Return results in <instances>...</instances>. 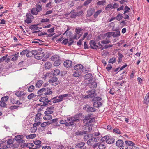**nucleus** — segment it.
<instances>
[{"label": "nucleus", "instance_id": "obj_25", "mask_svg": "<svg viewBox=\"0 0 149 149\" xmlns=\"http://www.w3.org/2000/svg\"><path fill=\"white\" fill-rule=\"evenodd\" d=\"M43 83L42 81L40 80L38 81L36 84L35 86L36 87L39 88L41 86Z\"/></svg>", "mask_w": 149, "mask_h": 149}, {"label": "nucleus", "instance_id": "obj_30", "mask_svg": "<svg viewBox=\"0 0 149 149\" xmlns=\"http://www.w3.org/2000/svg\"><path fill=\"white\" fill-rule=\"evenodd\" d=\"M84 142H81L77 144L75 146V148H79L83 147L85 145Z\"/></svg>", "mask_w": 149, "mask_h": 149}, {"label": "nucleus", "instance_id": "obj_12", "mask_svg": "<svg viewBox=\"0 0 149 149\" xmlns=\"http://www.w3.org/2000/svg\"><path fill=\"white\" fill-rule=\"evenodd\" d=\"M87 141V143L88 145H91L92 142L94 143L98 141L99 139L97 137H91Z\"/></svg>", "mask_w": 149, "mask_h": 149}, {"label": "nucleus", "instance_id": "obj_9", "mask_svg": "<svg viewBox=\"0 0 149 149\" xmlns=\"http://www.w3.org/2000/svg\"><path fill=\"white\" fill-rule=\"evenodd\" d=\"M44 56V53L42 51H40L37 52L35 56V58L37 59H40Z\"/></svg>", "mask_w": 149, "mask_h": 149}, {"label": "nucleus", "instance_id": "obj_40", "mask_svg": "<svg viewBox=\"0 0 149 149\" xmlns=\"http://www.w3.org/2000/svg\"><path fill=\"white\" fill-rule=\"evenodd\" d=\"M89 98H92L96 96V94L95 90L93 91L92 93L88 94Z\"/></svg>", "mask_w": 149, "mask_h": 149}, {"label": "nucleus", "instance_id": "obj_19", "mask_svg": "<svg viewBox=\"0 0 149 149\" xmlns=\"http://www.w3.org/2000/svg\"><path fill=\"white\" fill-rule=\"evenodd\" d=\"M112 35L113 38L120 36V31L118 30L116 32H112Z\"/></svg>", "mask_w": 149, "mask_h": 149}, {"label": "nucleus", "instance_id": "obj_47", "mask_svg": "<svg viewBox=\"0 0 149 149\" xmlns=\"http://www.w3.org/2000/svg\"><path fill=\"white\" fill-rule=\"evenodd\" d=\"M35 88L34 86L32 85L30 86L28 88V91L29 92H32L34 90Z\"/></svg>", "mask_w": 149, "mask_h": 149}, {"label": "nucleus", "instance_id": "obj_64", "mask_svg": "<svg viewBox=\"0 0 149 149\" xmlns=\"http://www.w3.org/2000/svg\"><path fill=\"white\" fill-rule=\"evenodd\" d=\"M30 52L31 53V55H32V56H34L35 57V56L36 54L37 51L36 50H34L31 51Z\"/></svg>", "mask_w": 149, "mask_h": 149}, {"label": "nucleus", "instance_id": "obj_1", "mask_svg": "<svg viewBox=\"0 0 149 149\" xmlns=\"http://www.w3.org/2000/svg\"><path fill=\"white\" fill-rule=\"evenodd\" d=\"M84 69V67L82 65H76L74 67V71L73 72V76L76 77H79L83 72Z\"/></svg>", "mask_w": 149, "mask_h": 149}, {"label": "nucleus", "instance_id": "obj_26", "mask_svg": "<svg viewBox=\"0 0 149 149\" xmlns=\"http://www.w3.org/2000/svg\"><path fill=\"white\" fill-rule=\"evenodd\" d=\"M76 12H75V10L74 9L72 10L70 12L71 15L70 17L71 18H74L76 17Z\"/></svg>", "mask_w": 149, "mask_h": 149}, {"label": "nucleus", "instance_id": "obj_43", "mask_svg": "<svg viewBox=\"0 0 149 149\" xmlns=\"http://www.w3.org/2000/svg\"><path fill=\"white\" fill-rule=\"evenodd\" d=\"M83 29L81 28L77 27L75 29V31L77 34H79L82 31Z\"/></svg>", "mask_w": 149, "mask_h": 149}, {"label": "nucleus", "instance_id": "obj_28", "mask_svg": "<svg viewBox=\"0 0 149 149\" xmlns=\"http://www.w3.org/2000/svg\"><path fill=\"white\" fill-rule=\"evenodd\" d=\"M52 118V116L50 115H45L43 117L44 120H48Z\"/></svg>", "mask_w": 149, "mask_h": 149}, {"label": "nucleus", "instance_id": "obj_13", "mask_svg": "<svg viewBox=\"0 0 149 149\" xmlns=\"http://www.w3.org/2000/svg\"><path fill=\"white\" fill-rule=\"evenodd\" d=\"M97 146H98L99 149H105L106 148L105 145L102 143H97L93 145L94 148Z\"/></svg>", "mask_w": 149, "mask_h": 149}, {"label": "nucleus", "instance_id": "obj_53", "mask_svg": "<svg viewBox=\"0 0 149 149\" xmlns=\"http://www.w3.org/2000/svg\"><path fill=\"white\" fill-rule=\"evenodd\" d=\"M6 104L5 102L1 101H0V106L2 107H5L6 106Z\"/></svg>", "mask_w": 149, "mask_h": 149}, {"label": "nucleus", "instance_id": "obj_4", "mask_svg": "<svg viewBox=\"0 0 149 149\" xmlns=\"http://www.w3.org/2000/svg\"><path fill=\"white\" fill-rule=\"evenodd\" d=\"M102 139L103 141H105L108 144L113 143L115 141V139L113 138L108 136H104L102 138Z\"/></svg>", "mask_w": 149, "mask_h": 149}, {"label": "nucleus", "instance_id": "obj_59", "mask_svg": "<svg viewBox=\"0 0 149 149\" xmlns=\"http://www.w3.org/2000/svg\"><path fill=\"white\" fill-rule=\"evenodd\" d=\"M49 21V19L47 18H45L42 19L41 20L40 22L41 23H44L48 22Z\"/></svg>", "mask_w": 149, "mask_h": 149}, {"label": "nucleus", "instance_id": "obj_5", "mask_svg": "<svg viewBox=\"0 0 149 149\" xmlns=\"http://www.w3.org/2000/svg\"><path fill=\"white\" fill-rule=\"evenodd\" d=\"M94 120V117H92L91 115H88L85 117L83 120V122L84 123L88 124L93 122Z\"/></svg>", "mask_w": 149, "mask_h": 149}, {"label": "nucleus", "instance_id": "obj_17", "mask_svg": "<svg viewBox=\"0 0 149 149\" xmlns=\"http://www.w3.org/2000/svg\"><path fill=\"white\" fill-rule=\"evenodd\" d=\"M90 47L93 49H96L97 47V45H96V43L95 41L93 40H91L90 41Z\"/></svg>", "mask_w": 149, "mask_h": 149}, {"label": "nucleus", "instance_id": "obj_2", "mask_svg": "<svg viewBox=\"0 0 149 149\" xmlns=\"http://www.w3.org/2000/svg\"><path fill=\"white\" fill-rule=\"evenodd\" d=\"M79 120L75 117H69L67 118V120H60V123L65 124L66 126H71L73 123L76 121H79Z\"/></svg>", "mask_w": 149, "mask_h": 149}, {"label": "nucleus", "instance_id": "obj_36", "mask_svg": "<svg viewBox=\"0 0 149 149\" xmlns=\"http://www.w3.org/2000/svg\"><path fill=\"white\" fill-rule=\"evenodd\" d=\"M123 16L121 14H119L116 17V19L118 21H120L122 19Z\"/></svg>", "mask_w": 149, "mask_h": 149}, {"label": "nucleus", "instance_id": "obj_23", "mask_svg": "<svg viewBox=\"0 0 149 149\" xmlns=\"http://www.w3.org/2000/svg\"><path fill=\"white\" fill-rule=\"evenodd\" d=\"M84 78L88 80H91L92 79V75L91 73L86 74L84 76Z\"/></svg>", "mask_w": 149, "mask_h": 149}, {"label": "nucleus", "instance_id": "obj_27", "mask_svg": "<svg viewBox=\"0 0 149 149\" xmlns=\"http://www.w3.org/2000/svg\"><path fill=\"white\" fill-rule=\"evenodd\" d=\"M52 65L50 62H46L45 64V67L46 69H49L51 67Z\"/></svg>", "mask_w": 149, "mask_h": 149}, {"label": "nucleus", "instance_id": "obj_45", "mask_svg": "<svg viewBox=\"0 0 149 149\" xmlns=\"http://www.w3.org/2000/svg\"><path fill=\"white\" fill-rule=\"evenodd\" d=\"M104 37H107L108 38H110L111 36H112V32H109L106 33L104 35Z\"/></svg>", "mask_w": 149, "mask_h": 149}, {"label": "nucleus", "instance_id": "obj_49", "mask_svg": "<svg viewBox=\"0 0 149 149\" xmlns=\"http://www.w3.org/2000/svg\"><path fill=\"white\" fill-rule=\"evenodd\" d=\"M95 109L93 107H89L88 110H86V111L88 112H93L95 111Z\"/></svg>", "mask_w": 149, "mask_h": 149}, {"label": "nucleus", "instance_id": "obj_31", "mask_svg": "<svg viewBox=\"0 0 149 149\" xmlns=\"http://www.w3.org/2000/svg\"><path fill=\"white\" fill-rule=\"evenodd\" d=\"M149 102V96L148 95H146L143 101V103L146 104H148Z\"/></svg>", "mask_w": 149, "mask_h": 149}, {"label": "nucleus", "instance_id": "obj_34", "mask_svg": "<svg viewBox=\"0 0 149 149\" xmlns=\"http://www.w3.org/2000/svg\"><path fill=\"white\" fill-rule=\"evenodd\" d=\"M118 63H121L122 61V58L123 57V55L120 53V52L118 53Z\"/></svg>", "mask_w": 149, "mask_h": 149}, {"label": "nucleus", "instance_id": "obj_61", "mask_svg": "<svg viewBox=\"0 0 149 149\" xmlns=\"http://www.w3.org/2000/svg\"><path fill=\"white\" fill-rule=\"evenodd\" d=\"M75 134L77 135H82L85 134V133H84V131L83 132L78 131L76 132Z\"/></svg>", "mask_w": 149, "mask_h": 149}, {"label": "nucleus", "instance_id": "obj_44", "mask_svg": "<svg viewBox=\"0 0 149 149\" xmlns=\"http://www.w3.org/2000/svg\"><path fill=\"white\" fill-rule=\"evenodd\" d=\"M60 72V71L59 69L55 70L54 72L53 75L54 76H56L59 74Z\"/></svg>", "mask_w": 149, "mask_h": 149}, {"label": "nucleus", "instance_id": "obj_51", "mask_svg": "<svg viewBox=\"0 0 149 149\" xmlns=\"http://www.w3.org/2000/svg\"><path fill=\"white\" fill-rule=\"evenodd\" d=\"M83 14V11L82 10L76 12V17L80 16L81 15H82Z\"/></svg>", "mask_w": 149, "mask_h": 149}, {"label": "nucleus", "instance_id": "obj_50", "mask_svg": "<svg viewBox=\"0 0 149 149\" xmlns=\"http://www.w3.org/2000/svg\"><path fill=\"white\" fill-rule=\"evenodd\" d=\"M36 95L33 93H31L28 96L27 98L29 99L30 100L34 97Z\"/></svg>", "mask_w": 149, "mask_h": 149}, {"label": "nucleus", "instance_id": "obj_56", "mask_svg": "<svg viewBox=\"0 0 149 149\" xmlns=\"http://www.w3.org/2000/svg\"><path fill=\"white\" fill-rule=\"evenodd\" d=\"M46 88H43L39 90L38 92V94L39 95H41L42 94V93L44 91L46 90Z\"/></svg>", "mask_w": 149, "mask_h": 149}, {"label": "nucleus", "instance_id": "obj_18", "mask_svg": "<svg viewBox=\"0 0 149 149\" xmlns=\"http://www.w3.org/2000/svg\"><path fill=\"white\" fill-rule=\"evenodd\" d=\"M29 28L31 30L33 31L41 29V27L39 28L38 27L37 25H32L31 26H30Z\"/></svg>", "mask_w": 149, "mask_h": 149}, {"label": "nucleus", "instance_id": "obj_11", "mask_svg": "<svg viewBox=\"0 0 149 149\" xmlns=\"http://www.w3.org/2000/svg\"><path fill=\"white\" fill-rule=\"evenodd\" d=\"M74 41L71 39H65L62 42V43L66 45L68 43V46H70L73 43Z\"/></svg>", "mask_w": 149, "mask_h": 149}, {"label": "nucleus", "instance_id": "obj_15", "mask_svg": "<svg viewBox=\"0 0 149 149\" xmlns=\"http://www.w3.org/2000/svg\"><path fill=\"white\" fill-rule=\"evenodd\" d=\"M95 10L94 8H91L87 10L86 16L90 17L92 16L93 14L95 12Z\"/></svg>", "mask_w": 149, "mask_h": 149}, {"label": "nucleus", "instance_id": "obj_8", "mask_svg": "<svg viewBox=\"0 0 149 149\" xmlns=\"http://www.w3.org/2000/svg\"><path fill=\"white\" fill-rule=\"evenodd\" d=\"M57 77H52L49 81V82L52 84L53 86H55L59 84V81H57Z\"/></svg>", "mask_w": 149, "mask_h": 149}, {"label": "nucleus", "instance_id": "obj_39", "mask_svg": "<svg viewBox=\"0 0 149 149\" xmlns=\"http://www.w3.org/2000/svg\"><path fill=\"white\" fill-rule=\"evenodd\" d=\"M116 61V58L115 57H112V58H110L109 60V63H111L112 64H113L114 63H115Z\"/></svg>", "mask_w": 149, "mask_h": 149}, {"label": "nucleus", "instance_id": "obj_29", "mask_svg": "<svg viewBox=\"0 0 149 149\" xmlns=\"http://www.w3.org/2000/svg\"><path fill=\"white\" fill-rule=\"evenodd\" d=\"M61 63V60L60 58H59L57 60L54 61L53 65L55 66H58L60 65Z\"/></svg>", "mask_w": 149, "mask_h": 149}, {"label": "nucleus", "instance_id": "obj_20", "mask_svg": "<svg viewBox=\"0 0 149 149\" xmlns=\"http://www.w3.org/2000/svg\"><path fill=\"white\" fill-rule=\"evenodd\" d=\"M97 85V84L95 82H91L89 84L90 88H93V89L96 88Z\"/></svg>", "mask_w": 149, "mask_h": 149}, {"label": "nucleus", "instance_id": "obj_41", "mask_svg": "<svg viewBox=\"0 0 149 149\" xmlns=\"http://www.w3.org/2000/svg\"><path fill=\"white\" fill-rule=\"evenodd\" d=\"M113 132L118 134H122L120 130L117 128H115L113 130Z\"/></svg>", "mask_w": 149, "mask_h": 149}, {"label": "nucleus", "instance_id": "obj_38", "mask_svg": "<svg viewBox=\"0 0 149 149\" xmlns=\"http://www.w3.org/2000/svg\"><path fill=\"white\" fill-rule=\"evenodd\" d=\"M51 102V100H48L46 101L43 102L42 106H45L49 104V105H51L52 104H51L50 102Z\"/></svg>", "mask_w": 149, "mask_h": 149}, {"label": "nucleus", "instance_id": "obj_60", "mask_svg": "<svg viewBox=\"0 0 149 149\" xmlns=\"http://www.w3.org/2000/svg\"><path fill=\"white\" fill-rule=\"evenodd\" d=\"M106 2L105 0H102L98 2L97 3V4L99 5H103Z\"/></svg>", "mask_w": 149, "mask_h": 149}, {"label": "nucleus", "instance_id": "obj_63", "mask_svg": "<svg viewBox=\"0 0 149 149\" xmlns=\"http://www.w3.org/2000/svg\"><path fill=\"white\" fill-rule=\"evenodd\" d=\"M33 143L36 145H41V142L40 140H36L33 142Z\"/></svg>", "mask_w": 149, "mask_h": 149}, {"label": "nucleus", "instance_id": "obj_32", "mask_svg": "<svg viewBox=\"0 0 149 149\" xmlns=\"http://www.w3.org/2000/svg\"><path fill=\"white\" fill-rule=\"evenodd\" d=\"M101 43L103 45H106L111 42L110 39H106L101 41Z\"/></svg>", "mask_w": 149, "mask_h": 149}, {"label": "nucleus", "instance_id": "obj_16", "mask_svg": "<svg viewBox=\"0 0 149 149\" xmlns=\"http://www.w3.org/2000/svg\"><path fill=\"white\" fill-rule=\"evenodd\" d=\"M116 146H117L121 147L122 149L124 148L123 145L124 142L122 140L120 139L118 140L116 142Z\"/></svg>", "mask_w": 149, "mask_h": 149}, {"label": "nucleus", "instance_id": "obj_22", "mask_svg": "<svg viewBox=\"0 0 149 149\" xmlns=\"http://www.w3.org/2000/svg\"><path fill=\"white\" fill-rule=\"evenodd\" d=\"M102 103L100 102H95L93 103V106L95 107L98 108L102 106Z\"/></svg>", "mask_w": 149, "mask_h": 149}, {"label": "nucleus", "instance_id": "obj_6", "mask_svg": "<svg viewBox=\"0 0 149 149\" xmlns=\"http://www.w3.org/2000/svg\"><path fill=\"white\" fill-rule=\"evenodd\" d=\"M26 19L25 20V22L27 24L31 23L32 22V20L34 18L33 16L30 13L26 14Z\"/></svg>", "mask_w": 149, "mask_h": 149}, {"label": "nucleus", "instance_id": "obj_35", "mask_svg": "<svg viewBox=\"0 0 149 149\" xmlns=\"http://www.w3.org/2000/svg\"><path fill=\"white\" fill-rule=\"evenodd\" d=\"M125 144L129 146H134V143L132 142L129 141H125Z\"/></svg>", "mask_w": 149, "mask_h": 149}, {"label": "nucleus", "instance_id": "obj_55", "mask_svg": "<svg viewBox=\"0 0 149 149\" xmlns=\"http://www.w3.org/2000/svg\"><path fill=\"white\" fill-rule=\"evenodd\" d=\"M8 98L9 97L8 96H5L1 98V100L5 102L8 100Z\"/></svg>", "mask_w": 149, "mask_h": 149}, {"label": "nucleus", "instance_id": "obj_62", "mask_svg": "<svg viewBox=\"0 0 149 149\" xmlns=\"http://www.w3.org/2000/svg\"><path fill=\"white\" fill-rule=\"evenodd\" d=\"M47 100L48 98L47 97H41V99H40L39 101L40 102H43Z\"/></svg>", "mask_w": 149, "mask_h": 149}, {"label": "nucleus", "instance_id": "obj_24", "mask_svg": "<svg viewBox=\"0 0 149 149\" xmlns=\"http://www.w3.org/2000/svg\"><path fill=\"white\" fill-rule=\"evenodd\" d=\"M59 58H60V57L59 55H55L52 56L51 58V59L53 61H55Z\"/></svg>", "mask_w": 149, "mask_h": 149}, {"label": "nucleus", "instance_id": "obj_3", "mask_svg": "<svg viewBox=\"0 0 149 149\" xmlns=\"http://www.w3.org/2000/svg\"><path fill=\"white\" fill-rule=\"evenodd\" d=\"M42 6L40 4H36L35 8H33L31 10V13L34 15H36L38 13L41 11L42 10Z\"/></svg>", "mask_w": 149, "mask_h": 149}, {"label": "nucleus", "instance_id": "obj_52", "mask_svg": "<svg viewBox=\"0 0 149 149\" xmlns=\"http://www.w3.org/2000/svg\"><path fill=\"white\" fill-rule=\"evenodd\" d=\"M37 128L36 126H33V127L31 129V132L32 133L35 132L37 130Z\"/></svg>", "mask_w": 149, "mask_h": 149}, {"label": "nucleus", "instance_id": "obj_21", "mask_svg": "<svg viewBox=\"0 0 149 149\" xmlns=\"http://www.w3.org/2000/svg\"><path fill=\"white\" fill-rule=\"evenodd\" d=\"M23 136L22 135H18L15 136L14 138L15 140H20L22 142H24V140L22 139L23 138Z\"/></svg>", "mask_w": 149, "mask_h": 149}, {"label": "nucleus", "instance_id": "obj_14", "mask_svg": "<svg viewBox=\"0 0 149 149\" xmlns=\"http://www.w3.org/2000/svg\"><path fill=\"white\" fill-rule=\"evenodd\" d=\"M72 62L70 60H67L64 61L63 63L64 66L66 67H70L72 65Z\"/></svg>", "mask_w": 149, "mask_h": 149}, {"label": "nucleus", "instance_id": "obj_37", "mask_svg": "<svg viewBox=\"0 0 149 149\" xmlns=\"http://www.w3.org/2000/svg\"><path fill=\"white\" fill-rule=\"evenodd\" d=\"M24 94L23 91H20L17 92L15 93V95L16 96L18 97H21V96L23 95Z\"/></svg>", "mask_w": 149, "mask_h": 149}, {"label": "nucleus", "instance_id": "obj_7", "mask_svg": "<svg viewBox=\"0 0 149 149\" xmlns=\"http://www.w3.org/2000/svg\"><path fill=\"white\" fill-rule=\"evenodd\" d=\"M14 140L13 139H8L7 142V144L6 145L3 146V149H7L13 146V143Z\"/></svg>", "mask_w": 149, "mask_h": 149}, {"label": "nucleus", "instance_id": "obj_54", "mask_svg": "<svg viewBox=\"0 0 149 149\" xmlns=\"http://www.w3.org/2000/svg\"><path fill=\"white\" fill-rule=\"evenodd\" d=\"M56 97H55L54 98H53L51 100H54L53 101V103L58 102H60L58 99H55L56 98Z\"/></svg>", "mask_w": 149, "mask_h": 149}, {"label": "nucleus", "instance_id": "obj_10", "mask_svg": "<svg viewBox=\"0 0 149 149\" xmlns=\"http://www.w3.org/2000/svg\"><path fill=\"white\" fill-rule=\"evenodd\" d=\"M92 130V128L91 125H84L83 127V131L85 134L87 133V132H90Z\"/></svg>", "mask_w": 149, "mask_h": 149}, {"label": "nucleus", "instance_id": "obj_57", "mask_svg": "<svg viewBox=\"0 0 149 149\" xmlns=\"http://www.w3.org/2000/svg\"><path fill=\"white\" fill-rule=\"evenodd\" d=\"M92 0H87L84 3L83 5L84 6H87L92 2Z\"/></svg>", "mask_w": 149, "mask_h": 149}, {"label": "nucleus", "instance_id": "obj_46", "mask_svg": "<svg viewBox=\"0 0 149 149\" xmlns=\"http://www.w3.org/2000/svg\"><path fill=\"white\" fill-rule=\"evenodd\" d=\"M53 6L52 4V1H50L46 5V7L49 8H52Z\"/></svg>", "mask_w": 149, "mask_h": 149}, {"label": "nucleus", "instance_id": "obj_42", "mask_svg": "<svg viewBox=\"0 0 149 149\" xmlns=\"http://www.w3.org/2000/svg\"><path fill=\"white\" fill-rule=\"evenodd\" d=\"M36 136V135L35 134H32L26 136V138L28 139H33Z\"/></svg>", "mask_w": 149, "mask_h": 149}, {"label": "nucleus", "instance_id": "obj_48", "mask_svg": "<svg viewBox=\"0 0 149 149\" xmlns=\"http://www.w3.org/2000/svg\"><path fill=\"white\" fill-rule=\"evenodd\" d=\"M56 148L58 149H63L64 148L63 146L61 143L56 144Z\"/></svg>", "mask_w": 149, "mask_h": 149}, {"label": "nucleus", "instance_id": "obj_33", "mask_svg": "<svg viewBox=\"0 0 149 149\" xmlns=\"http://www.w3.org/2000/svg\"><path fill=\"white\" fill-rule=\"evenodd\" d=\"M102 11V10H100L97 11L94 14V17L95 18H96Z\"/></svg>", "mask_w": 149, "mask_h": 149}, {"label": "nucleus", "instance_id": "obj_58", "mask_svg": "<svg viewBox=\"0 0 149 149\" xmlns=\"http://www.w3.org/2000/svg\"><path fill=\"white\" fill-rule=\"evenodd\" d=\"M53 111L47 110L44 112V113L45 115H49L53 113Z\"/></svg>", "mask_w": 149, "mask_h": 149}]
</instances>
